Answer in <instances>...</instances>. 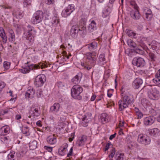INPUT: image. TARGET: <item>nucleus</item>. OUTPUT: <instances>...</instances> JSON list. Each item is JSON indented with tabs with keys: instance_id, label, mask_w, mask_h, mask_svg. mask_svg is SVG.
I'll use <instances>...</instances> for the list:
<instances>
[{
	"instance_id": "nucleus-59",
	"label": "nucleus",
	"mask_w": 160,
	"mask_h": 160,
	"mask_svg": "<svg viewBox=\"0 0 160 160\" xmlns=\"http://www.w3.org/2000/svg\"><path fill=\"white\" fill-rule=\"evenodd\" d=\"M116 134L115 133L111 135L109 137V139L111 140L113 138H114L115 137Z\"/></svg>"
},
{
	"instance_id": "nucleus-43",
	"label": "nucleus",
	"mask_w": 160,
	"mask_h": 160,
	"mask_svg": "<svg viewBox=\"0 0 160 160\" xmlns=\"http://www.w3.org/2000/svg\"><path fill=\"white\" fill-rule=\"evenodd\" d=\"M65 149H63V148L61 147L58 149V153L61 156H64L65 154Z\"/></svg>"
},
{
	"instance_id": "nucleus-27",
	"label": "nucleus",
	"mask_w": 160,
	"mask_h": 160,
	"mask_svg": "<svg viewBox=\"0 0 160 160\" xmlns=\"http://www.w3.org/2000/svg\"><path fill=\"white\" fill-rule=\"evenodd\" d=\"M79 33L82 36L86 34V26L84 24L79 26Z\"/></svg>"
},
{
	"instance_id": "nucleus-51",
	"label": "nucleus",
	"mask_w": 160,
	"mask_h": 160,
	"mask_svg": "<svg viewBox=\"0 0 160 160\" xmlns=\"http://www.w3.org/2000/svg\"><path fill=\"white\" fill-rule=\"evenodd\" d=\"M149 56L152 60H154V59L156 58L155 55L152 53H149Z\"/></svg>"
},
{
	"instance_id": "nucleus-32",
	"label": "nucleus",
	"mask_w": 160,
	"mask_h": 160,
	"mask_svg": "<svg viewBox=\"0 0 160 160\" xmlns=\"http://www.w3.org/2000/svg\"><path fill=\"white\" fill-rule=\"evenodd\" d=\"M96 29V26L95 22L94 21H92L89 25L88 30L89 32H92Z\"/></svg>"
},
{
	"instance_id": "nucleus-16",
	"label": "nucleus",
	"mask_w": 160,
	"mask_h": 160,
	"mask_svg": "<svg viewBox=\"0 0 160 160\" xmlns=\"http://www.w3.org/2000/svg\"><path fill=\"white\" fill-rule=\"evenodd\" d=\"M142 82V79L139 78H137L133 82L132 85L134 88L138 89L140 87Z\"/></svg>"
},
{
	"instance_id": "nucleus-26",
	"label": "nucleus",
	"mask_w": 160,
	"mask_h": 160,
	"mask_svg": "<svg viewBox=\"0 0 160 160\" xmlns=\"http://www.w3.org/2000/svg\"><path fill=\"white\" fill-rule=\"evenodd\" d=\"M47 140V142L50 144H54L57 141L56 137L54 134L48 137Z\"/></svg>"
},
{
	"instance_id": "nucleus-14",
	"label": "nucleus",
	"mask_w": 160,
	"mask_h": 160,
	"mask_svg": "<svg viewBox=\"0 0 160 160\" xmlns=\"http://www.w3.org/2000/svg\"><path fill=\"white\" fill-rule=\"evenodd\" d=\"M130 14L131 17L134 20L139 19L140 18V15L138 9L131 10L130 12Z\"/></svg>"
},
{
	"instance_id": "nucleus-19",
	"label": "nucleus",
	"mask_w": 160,
	"mask_h": 160,
	"mask_svg": "<svg viewBox=\"0 0 160 160\" xmlns=\"http://www.w3.org/2000/svg\"><path fill=\"white\" fill-rule=\"evenodd\" d=\"M79 33V26L78 25H74L72 27L71 29L70 34L73 37H75Z\"/></svg>"
},
{
	"instance_id": "nucleus-57",
	"label": "nucleus",
	"mask_w": 160,
	"mask_h": 160,
	"mask_svg": "<svg viewBox=\"0 0 160 160\" xmlns=\"http://www.w3.org/2000/svg\"><path fill=\"white\" fill-rule=\"evenodd\" d=\"M41 122L40 121H38L36 122V124L37 126L41 127L42 126V124L41 123Z\"/></svg>"
},
{
	"instance_id": "nucleus-18",
	"label": "nucleus",
	"mask_w": 160,
	"mask_h": 160,
	"mask_svg": "<svg viewBox=\"0 0 160 160\" xmlns=\"http://www.w3.org/2000/svg\"><path fill=\"white\" fill-rule=\"evenodd\" d=\"M149 134L152 136L157 137L160 135V131L157 128L152 129H149L148 130Z\"/></svg>"
},
{
	"instance_id": "nucleus-58",
	"label": "nucleus",
	"mask_w": 160,
	"mask_h": 160,
	"mask_svg": "<svg viewBox=\"0 0 160 160\" xmlns=\"http://www.w3.org/2000/svg\"><path fill=\"white\" fill-rule=\"evenodd\" d=\"M63 147L62 148L63 149L66 150V149L67 148L68 146V145L67 143H64L63 144Z\"/></svg>"
},
{
	"instance_id": "nucleus-33",
	"label": "nucleus",
	"mask_w": 160,
	"mask_h": 160,
	"mask_svg": "<svg viewBox=\"0 0 160 160\" xmlns=\"http://www.w3.org/2000/svg\"><path fill=\"white\" fill-rule=\"evenodd\" d=\"M37 142L33 140L29 143V148L30 149L33 150L36 148L37 147Z\"/></svg>"
},
{
	"instance_id": "nucleus-47",
	"label": "nucleus",
	"mask_w": 160,
	"mask_h": 160,
	"mask_svg": "<svg viewBox=\"0 0 160 160\" xmlns=\"http://www.w3.org/2000/svg\"><path fill=\"white\" fill-rule=\"evenodd\" d=\"M0 139L2 142L5 143H7L8 142V138L6 137L3 136L2 137H1V138H0Z\"/></svg>"
},
{
	"instance_id": "nucleus-55",
	"label": "nucleus",
	"mask_w": 160,
	"mask_h": 160,
	"mask_svg": "<svg viewBox=\"0 0 160 160\" xmlns=\"http://www.w3.org/2000/svg\"><path fill=\"white\" fill-rule=\"evenodd\" d=\"M57 85L58 86L59 88H61L64 86L63 83L61 82H58L57 83Z\"/></svg>"
},
{
	"instance_id": "nucleus-15",
	"label": "nucleus",
	"mask_w": 160,
	"mask_h": 160,
	"mask_svg": "<svg viewBox=\"0 0 160 160\" xmlns=\"http://www.w3.org/2000/svg\"><path fill=\"white\" fill-rule=\"evenodd\" d=\"M155 120V118L153 116L147 117L144 119V123L146 125H150L153 123Z\"/></svg>"
},
{
	"instance_id": "nucleus-5",
	"label": "nucleus",
	"mask_w": 160,
	"mask_h": 160,
	"mask_svg": "<svg viewBox=\"0 0 160 160\" xmlns=\"http://www.w3.org/2000/svg\"><path fill=\"white\" fill-rule=\"evenodd\" d=\"M147 89L148 90V96L151 99L157 100L159 98V92L155 87L149 86Z\"/></svg>"
},
{
	"instance_id": "nucleus-10",
	"label": "nucleus",
	"mask_w": 160,
	"mask_h": 160,
	"mask_svg": "<svg viewBox=\"0 0 160 160\" xmlns=\"http://www.w3.org/2000/svg\"><path fill=\"white\" fill-rule=\"evenodd\" d=\"M40 108L32 107L29 111L30 115L28 116V118H30L31 116L33 118H37L40 115Z\"/></svg>"
},
{
	"instance_id": "nucleus-7",
	"label": "nucleus",
	"mask_w": 160,
	"mask_h": 160,
	"mask_svg": "<svg viewBox=\"0 0 160 160\" xmlns=\"http://www.w3.org/2000/svg\"><path fill=\"white\" fill-rule=\"evenodd\" d=\"M138 141L140 143L147 145L150 144L151 139L149 136L140 134L138 136Z\"/></svg>"
},
{
	"instance_id": "nucleus-48",
	"label": "nucleus",
	"mask_w": 160,
	"mask_h": 160,
	"mask_svg": "<svg viewBox=\"0 0 160 160\" xmlns=\"http://www.w3.org/2000/svg\"><path fill=\"white\" fill-rule=\"evenodd\" d=\"M137 109L138 110L136 112L137 115L138 116V118H141L143 116V114L141 111L138 110V108H137Z\"/></svg>"
},
{
	"instance_id": "nucleus-53",
	"label": "nucleus",
	"mask_w": 160,
	"mask_h": 160,
	"mask_svg": "<svg viewBox=\"0 0 160 160\" xmlns=\"http://www.w3.org/2000/svg\"><path fill=\"white\" fill-rule=\"evenodd\" d=\"M72 148H71L69 152L67 154V157H68L72 156Z\"/></svg>"
},
{
	"instance_id": "nucleus-23",
	"label": "nucleus",
	"mask_w": 160,
	"mask_h": 160,
	"mask_svg": "<svg viewBox=\"0 0 160 160\" xmlns=\"http://www.w3.org/2000/svg\"><path fill=\"white\" fill-rule=\"evenodd\" d=\"M144 12L145 13V18L148 20H149L152 18V14L151 10L148 8L144 9Z\"/></svg>"
},
{
	"instance_id": "nucleus-56",
	"label": "nucleus",
	"mask_w": 160,
	"mask_h": 160,
	"mask_svg": "<svg viewBox=\"0 0 160 160\" xmlns=\"http://www.w3.org/2000/svg\"><path fill=\"white\" fill-rule=\"evenodd\" d=\"M111 144L110 142L108 143L105 146V151H107L109 148V146L111 145Z\"/></svg>"
},
{
	"instance_id": "nucleus-42",
	"label": "nucleus",
	"mask_w": 160,
	"mask_h": 160,
	"mask_svg": "<svg viewBox=\"0 0 160 160\" xmlns=\"http://www.w3.org/2000/svg\"><path fill=\"white\" fill-rule=\"evenodd\" d=\"M109 12L107 9L104 10L102 12V16L103 18H105L109 15Z\"/></svg>"
},
{
	"instance_id": "nucleus-6",
	"label": "nucleus",
	"mask_w": 160,
	"mask_h": 160,
	"mask_svg": "<svg viewBox=\"0 0 160 160\" xmlns=\"http://www.w3.org/2000/svg\"><path fill=\"white\" fill-rule=\"evenodd\" d=\"M28 29L24 32L25 37L26 39L29 42H32L34 41V36L35 33V30H34L33 28L30 25L27 27Z\"/></svg>"
},
{
	"instance_id": "nucleus-35",
	"label": "nucleus",
	"mask_w": 160,
	"mask_h": 160,
	"mask_svg": "<svg viewBox=\"0 0 160 160\" xmlns=\"http://www.w3.org/2000/svg\"><path fill=\"white\" fill-rule=\"evenodd\" d=\"M127 33L128 35L130 37L135 38H137V37L136 36L137 34L134 32L132 30H128L127 32Z\"/></svg>"
},
{
	"instance_id": "nucleus-12",
	"label": "nucleus",
	"mask_w": 160,
	"mask_h": 160,
	"mask_svg": "<svg viewBox=\"0 0 160 160\" xmlns=\"http://www.w3.org/2000/svg\"><path fill=\"white\" fill-rule=\"evenodd\" d=\"M74 10V7L72 5H69L62 12V15L63 17H67Z\"/></svg>"
},
{
	"instance_id": "nucleus-46",
	"label": "nucleus",
	"mask_w": 160,
	"mask_h": 160,
	"mask_svg": "<svg viewBox=\"0 0 160 160\" xmlns=\"http://www.w3.org/2000/svg\"><path fill=\"white\" fill-rule=\"evenodd\" d=\"M53 22H52V23L53 24H58L59 22V19L58 18H57L56 17H53Z\"/></svg>"
},
{
	"instance_id": "nucleus-40",
	"label": "nucleus",
	"mask_w": 160,
	"mask_h": 160,
	"mask_svg": "<svg viewBox=\"0 0 160 160\" xmlns=\"http://www.w3.org/2000/svg\"><path fill=\"white\" fill-rule=\"evenodd\" d=\"M10 62H4L3 63V67L5 69H8L10 67Z\"/></svg>"
},
{
	"instance_id": "nucleus-30",
	"label": "nucleus",
	"mask_w": 160,
	"mask_h": 160,
	"mask_svg": "<svg viewBox=\"0 0 160 160\" xmlns=\"http://www.w3.org/2000/svg\"><path fill=\"white\" fill-rule=\"evenodd\" d=\"M81 74H78V75H76L72 79V81L74 83L78 84L80 82L81 80Z\"/></svg>"
},
{
	"instance_id": "nucleus-34",
	"label": "nucleus",
	"mask_w": 160,
	"mask_h": 160,
	"mask_svg": "<svg viewBox=\"0 0 160 160\" xmlns=\"http://www.w3.org/2000/svg\"><path fill=\"white\" fill-rule=\"evenodd\" d=\"M133 48H134V50L136 53L140 54H142V48L140 46L136 45Z\"/></svg>"
},
{
	"instance_id": "nucleus-64",
	"label": "nucleus",
	"mask_w": 160,
	"mask_h": 160,
	"mask_svg": "<svg viewBox=\"0 0 160 160\" xmlns=\"http://www.w3.org/2000/svg\"><path fill=\"white\" fill-rule=\"evenodd\" d=\"M155 77L156 78H160V74L158 72L156 74Z\"/></svg>"
},
{
	"instance_id": "nucleus-37",
	"label": "nucleus",
	"mask_w": 160,
	"mask_h": 160,
	"mask_svg": "<svg viewBox=\"0 0 160 160\" xmlns=\"http://www.w3.org/2000/svg\"><path fill=\"white\" fill-rule=\"evenodd\" d=\"M127 42L128 45L132 48L135 47L136 46V43L131 39L128 40Z\"/></svg>"
},
{
	"instance_id": "nucleus-17",
	"label": "nucleus",
	"mask_w": 160,
	"mask_h": 160,
	"mask_svg": "<svg viewBox=\"0 0 160 160\" xmlns=\"http://www.w3.org/2000/svg\"><path fill=\"white\" fill-rule=\"evenodd\" d=\"M12 14L13 16L18 19L22 18L23 16V12L18 9L13 10Z\"/></svg>"
},
{
	"instance_id": "nucleus-9",
	"label": "nucleus",
	"mask_w": 160,
	"mask_h": 160,
	"mask_svg": "<svg viewBox=\"0 0 160 160\" xmlns=\"http://www.w3.org/2000/svg\"><path fill=\"white\" fill-rule=\"evenodd\" d=\"M40 68L39 65L35 64H32L30 66H27L22 69H20L19 71L23 73H28L30 70L34 69H37Z\"/></svg>"
},
{
	"instance_id": "nucleus-2",
	"label": "nucleus",
	"mask_w": 160,
	"mask_h": 160,
	"mask_svg": "<svg viewBox=\"0 0 160 160\" xmlns=\"http://www.w3.org/2000/svg\"><path fill=\"white\" fill-rule=\"evenodd\" d=\"M83 89L81 86L78 84L74 85L71 89V95L74 98L80 100L82 97L80 95Z\"/></svg>"
},
{
	"instance_id": "nucleus-41",
	"label": "nucleus",
	"mask_w": 160,
	"mask_h": 160,
	"mask_svg": "<svg viewBox=\"0 0 160 160\" xmlns=\"http://www.w3.org/2000/svg\"><path fill=\"white\" fill-rule=\"evenodd\" d=\"M115 148H112V149L111 150L110 153L108 156L110 158H112L115 154Z\"/></svg>"
},
{
	"instance_id": "nucleus-29",
	"label": "nucleus",
	"mask_w": 160,
	"mask_h": 160,
	"mask_svg": "<svg viewBox=\"0 0 160 160\" xmlns=\"http://www.w3.org/2000/svg\"><path fill=\"white\" fill-rule=\"evenodd\" d=\"M87 46L89 51H92L96 49L98 46V43L95 42H93L88 44Z\"/></svg>"
},
{
	"instance_id": "nucleus-31",
	"label": "nucleus",
	"mask_w": 160,
	"mask_h": 160,
	"mask_svg": "<svg viewBox=\"0 0 160 160\" xmlns=\"http://www.w3.org/2000/svg\"><path fill=\"white\" fill-rule=\"evenodd\" d=\"M9 37L8 40L10 42H14L15 40V37L14 33L12 30H9Z\"/></svg>"
},
{
	"instance_id": "nucleus-28",
	"label": "nucleus",
	"mask_w": 160,
	"mask_h": 160,
	"mask_svg": "<svg viewBox=\"0 0 160 160\" xmlns=\"http://www.w3.org/2000/svg\"><path fill=\"white\" fill-rule=\"evenodd\" d=\"M35 92L33 88L28 89L26 92L25 96L26 98H32L34 96Z\"/></svg>"
},
{
	"instance_id": "nucleus-45",
	"label": "nucleus",
	"mask_w": 160,
	"mask_h": 160,
	"mask_svg": "<svg viewBox=\"0 0 160 160\" xmlns=\"http://www.w3.org/2000/svg\"><path fill=\"white\" fill-rule=\"evenodd\" d=\"M8 160H14L15 159V157L12 153H10L8 156Z\"/></svg>"
},
{
	"instance_id": "nucleus-4",
	"label": "nucleus",
	"mask_w": 160,
	"mask_h": 160,
	"mask_svg": "<svg viewBox=\"0 0 160 160\" xmlns=\"http://www.w3.org/2000/svg\"><path fill=\"white\" fill-rule=\"evenodd\" d=\"M43 17V12L41 11H38L33 14L31 19V22L34 24L39 23L42 21Z\"/></svg>"
},
{
	"instance_id": "nucleus-21",
	"label": "nucleus",
	"mask_w": 160,
	"mask_h": 160,
	"mask_svg": "<svg viewBox=\"0 0 160 160\" xmlns=\"http://www.w3.org/2000/svg\"><path fill=\"white\" fill-rule=\"evenodd\" d=\"M90 121V118H88L86 116H83L82 121L80 122V125L82 126L87 127Z\"/></svg>"
},
{
	"instance_id": "nucleus-39",
	"label": "nucleus",
	"mask_w": 160,
	"mask_h": 160,
	"mask_svg": "<svg viewBox=\"0 0 160 160\" xmlns=\"http://www.w3.org/2000/svg\"><path fill=\"white\" fill-rule=\"evenodd\" d=\"M141 102L142 105L144 108H147L148 104V101L146 98H143L141 100Z\"/></svg>"
},
{
	"instance_id": "nucleus-8",
	"label": "nucleus",
	"mask_w": 160,
	"mask_h": 160,
	"mask_svg": "<svg viewBox=\"0 0 160 160\" xmlns=\"http://www.w3.org/2000/svg\"><path fill=\"white\" fill-rule=\"evenodd\" d=\"M45 81V77L43 74L38 75L35 78L34 84L38 87L42 86Z\"/></svg>"
},
{
	"instance_id": "nucleus-49",
	"label": "nucleus",
	"mask_w": 160,
	"mask_h": 160,
	"mask_svg": "<svg viewBox=\"0 0 160 160\" xmlns=\"http://www.w3.org/2000/svg\"><path fill=\"white\" fill-rule=\"evenodd\" d=\"M130 5L135 9H138V7L135 2L133 1L131 2Z\"/></svg>"
},
{
	"instance_id": "nucleus-3",
	"label": "nucleus",
	"mask_w": 160,
	"mask_h": 160,
	"mask_svg": "<svg viewBox=\"0 0 160 160\" xmlns=\"http://www.w3.org/2000/svg\"><path fill=\"white\" fill-rule=\"evenodd\" d=\"M86 59L92 67H94L96 63L97 58V52L95 51L88 52L85 54Z\"/></svg>"
},
{
	"instance_id": "nucleus-52",
	"label": "nucleus",
	"mask_w": 160,
	"mask_h": 160,
	"mask_svg": "<svg viewBox=\"0 0 160 160\" xmlns=\"http://www.w3.org/2000/svg\"><path fill=\"white\" fill-rule=\"evenodd\" d=\"M54 2V0H46V3L48 4H52Z\"/></svg>"
},
{
	"instance_id": "nucleus-36",
	"label": "nucleus",
	"mask_w": 160,
	"mask_h": 160,
	"mask_svg": "<svg viewBox=\"0 0 160 160\" xmlns=\"http://www.w3.org/2000/svg\"><path fill=\"white\" fill-rule=\"evenodd\" d=\"M115 158L116 160H125L123 154L119 153H116Z\"/></svg>"
},
{
	"instance_id": "nucleus-38",
	"label": "nucleus",
	"mask_w": 160,
	"mask_h": 160,
	"mask_svg": "<svg viewBox=\"0 0 160 160\" xmlns=\"http://www.w3.org/2000/svg\"><path fill=\"white\" fill-rule=\"evenodd\" d=\"M105 55L103 54H100L98 58V62L99 63H100L102 62L105 61Z\"/></svg>"
},
{
	"instance_id": "nucleus-50",
	"label": "nucleus",
	"mask_w": 160,
	"mask_h": 160,
	"mask_svg": "<svg viewBox=\"0 0 160 160\" xmlns=\"http://www.w3.org/2000/svg\"><path fill=\"white\" fill-rule=\"evenodd\" d=\"M10 109H12V108L4 110H2L1 112V114L2 115H3L8 112L10 111Z\"/></svg>"
},
{
	"instance_id": "nucleus-24",
	"label": "nucleus",
	"mask_w": 160,
	"mask_h": 160,
	"mask_svg": "<svg viewBox=\"0 0 160 160\" xmlns=\"http://www.w3.org/2000/svg\"><path fill=\"white\" fill-rule=\"evenodd\" d=\"M108 115L105 113H102L101 114L99 118V121L103 124H105L108 122Z\"/></svg>"
},
{
	"instance_id": "nucleus-11",
	"label": "nucleus",
	"mask_w": 160,
	"mask_h": 160,
	"mask_svg": "<svg viewBox=\"0 0 160 160\" xmlns=\"http://www.w3.org/2000/svg\"><path fill=\"white\" fill-rule=\"evenodd\" d=\"M132 63L138 67H142L145 65V62L142 58L136 57L133 59Z\"/></svg>"
},
{
	"instance_id": "nucleus-20",
	"label": "nucleus",
	"mask_w": 160,
	"mask_h": 160,
	"mask_svg": "<svg viewBox=\"0 0 160 160\" xmlns=\"http://www.w3.org/2000/svg\"><path fill=\"white\" fill-rule=\"evenodd\" d=\"M10 131V128L8 126L6 125L2 127L0 129V135H5L8 134Z\"/></svg>"
},
{
	"instance_id": "nucleus-1",
	"label": "nucleus",
	"mask_w": 160,
	"mask_h": 160,
	"mask_svg": "<svg viewBox=\"0 0 160 160\" xmlns=\"http://www.w3.org/2000/svg\"><path fill=\"white\" fill-rule=\"evenodd\" d=\"M121 99L119 101L118 103L120 111H122L127 108L128 105L132 103L133 100L131 98V97L129 96L126 92L124 91L122 87L121 89Z\"/></svg>"
},
{
	"instance_id": "nucleus-62",
	"label": "nucleus",
	"mask_w": 160,
	"mask_h": 160,
	"mask_svg": "<svg viewBox=\"0 0 160 160\" xmlns=\"http://www.w3.org/2000/svg\"><path fill=\"white\" fill-rule=\"evenodd\" d=\"M46 149L49 152H51L52 151V148L51 147H47Z\"/></svg>"
},
{
	"instance_id": "nucleus-25",
	"label": "nucleus",
	"mask_w": 160,
	"mask_h": 160,
	"mask_svg": "<svg viewBox=\"0 0 160 160\" xmlns=\"http://www.w3.org/2000/svg\"><path fill=\"white\" fill-rule=\"evenodd\" d=\"M0 36L1 37L3 43H5L7 41V37L3 28L0 27Z\"/></svg>"
},
{
	"instance_id": "nucleus-13",
	"label": "nucleus",
	"mask_w": 160,
	"mask_h": 160,
	"mask_svg": "<svg viewBox=\"0 0 160 160\" xmlns=\"http://www.w3.org/2000/svg\"><path fill=\"white\" fill-rule=\"evenodd\" d=\"M87 137L85 135H82L78 138L76 142V144L78 146L81 147L83 145L87 140Z\"/></svg>"
},
{
	"instance_id": "nucleus-60",
	"label": "nucleus",
	"mask_w": 160,
	"mask_h": 160,
	"mask_svg": "<svg viewBox=\"0 0 160 160\" xmlns=\"http://www.w3.org/2000/svg\"><path fill=\"white\" fill-rule=\"evenodd\" d=\"M21 115L20 114H18L16 116V119L17 120H18L21 119Z\"/></svg>"
},
{
	"instance_id": "nucleus-63",
	"label": "nucleus",
	"mask_w": 160,
	"mask_h": 160,
	"mask_svg": "<svg viewBox=\"0 0 160 160\" xmlns=\"http://www.w3.org/2000/svg\"><path fill=\"white\" fill-rule=\"evenodd\" d=\"M22 132H23V133L24 134H28L29 135V134H28V131H25V129H23L22 130Z\"/></svg>"
},
{
	"instance_id": "nucleus-44",
	"label": "nucleus",
	"mask_w": 160,
	"mask_h": 160,
	"mask_svg": "<svg viewBox=\"0 0 160 160\" xmlns=\"http://www.w3.org/2000/svg\"><path fill=\"white\" fill-rule=\"evenodd\" d=\"M32 0H24L23 2L24 7H27L28 5H30Z\"/></svg>"
},
{
	"instance_id": "nucleus-22",
	"label": "nucleus",
	"mask_w": 160,
	"mask_h": 160,
	"mask_svg": "<svg viewBox=\"0 0 160 160\" xmlns=\"http://www.w3.org/2000/svg\"><path fill=\"white\" fill-rule=\"evenodd\" d=\"M60 105L58 103H55L50 108V112L56 114L59 111Z\"/></svg>"
},
{
	"instance_id": "nucleus-54",
	"label": "nucleus",
	"mask_w": 160,
	"mask_h": 160,
	"mask_svg": "<svg viewBox=\"0 0 160 160\" xmlns=\"http://www.w3.org/2000/svg\"><path fill=\"white\" fill-rule=\"evenodd\" d=\"M81 65L83 66L85 68H86L88 70H89L91 68V66L85 65H84V63H82Z\"/></svg>"
},
{
	"instance_id": "nucleus-61",
	"label": "nucleus",
	"mask_w": 160,
	"mask_h": 160,
	"mask_svg": "<svg viewBox=\"0 0 160 160\" xmlns=\"http://www.w3.org/2000/svg\"><path fill=\"white\" fill-rule=\"evenodd\" d=\"M96 98V96L95 95H93L92 97H91V100L92 101H93L95 100V99Z\"/></svg>"
}]
</instances>
